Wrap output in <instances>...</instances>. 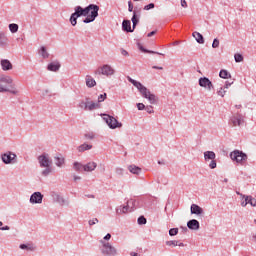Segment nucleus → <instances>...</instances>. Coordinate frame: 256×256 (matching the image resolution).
Segmentation results:
<instances>
[{
  "mask_svg": "<svg viewBox=\"0 0 256 256\" xmlns=\"http://www.w3.org/2000/svg\"><path fill=\"white\" fill-rule=\"evenodd\" d=\"M79 17H86V19L83 20V23H93V21L99 17V5L89 4L86 7L75 6L74 12L69 19L72 27L77 25V19H79Z\"/></svg>",
  "mask_w": 256,
  "mask_h": 256,
  "instance_id": "f257e3e1",
  "label": "nucleus"
},
{
  "mask_svg": "<svg viewBox=\"0 0 256 256\" xmlns=\"http://www.w3.org/2000/svg\"><path fill=\"white\" fill-rule=\"evenodd\" d=\"M38 163L42 169L41 172L42 177H49V174L53 171L51 165H53V160L49 157V154L43 153L42 155L38 156Z\"/></svg>",
  "mask_w": 256,
  "mask_h": 256,
  "instance_id": "f03ea898",
  "label": "nucleus"
},
{
  "mask_svg": "<svg viewBox=\"0 0 256 256\" xmlns=\"http://www.w3.org/2000/svg\"><path fill=\"white\" fill-rule=\"evenodd\" d=\"M101 247L100 251L104 256H117V248H115L111 243L100 240Z\"/></svg>",
  "mask_w": 256,
  "mask_h": 256,
  "instance_id": "7ed1b4c3",
  "label": "nucleus"
},
{
  "mask_svg": "<svg viewBox=\"0 0 256 256\" xmlns=\"http://www.w3.org/2000/svg\"><path fill=\"white\" fill-rule=\"evenodd\" d=\"M129 83H131L136 89H138L139 93L144 99H147V96L151 93V91L141 84V82L131 78V76L127 77Z\"/></svg>",
  "mask_w": 256,
  "mask_h": 256,
  "instance_id": "20e7f679",
  "label": "nucleus"
},
{
  "mask_svg": "<svg viewBox=\"0 0 256 256\" xmlns=\"http://www.w3.org/2000/svg\"><path fill=\"white\" fill-rule=\"evenodd\" d=\"M0 158L4 165H15L17 164V154L12 151H6L0 154Z\"/></svg>",
  "mask_w": 256,
  "mask_h": 256,
  "instance_id": "39448f33",
  "label": "nucleus"
},
{
  "mask_svg": "<svg viewBox=\"0 0 256 256\" xmlns=\"http://www.w3.org/2000/svg\"><path fill=\"white\" fill-rule=\"evenodd\" d=\"M230 159H232V161H236V163H239L240 165H243V163L247 161L248 157L243 151L234 150L230 153Z\"/></svg>",
  "mask_w": 256,
  "mask_h": 256,
  "instance_id": "423d86ee",
  "label": "nucleus"
},
{
  "mask_svg": "<svg viewBox=\"0 0 256 256\" xmlns=\"http://www.w3.org/2000/svg\"><path fill=\"white\" fill-rule=\"evenodd\" d=\"M103 120L105 121V123L108 124V127L110 129H119V128L123 127V124L121 122H118L115 117H113L109 114H104Z\"/></svg>",
  "mask_w": 256,
  "mask_h": 256,
  "instance_id": "0eeeda50",
  "label": "nucleus"
},
{
  "mask_svg": "<svg viewBox=\"0 0 256 256\" xmlns=\"http://www.w3.org/2000/svg\"><path fill=\"white\" fill-rule=\"evenodd\" d=\"M95 75H105L106 77H111L115 75V69L109 64H104L98 70L95 71Z\"/></svg>",
  "mask_w": 256,
  "mask_h": 256,
  "instance_id": "6e6552de",
  "label": "nucleus"
},
{
  "mask_svg": "<svg viewBox=\"0 0 256 256\" xmlns=\"http://www.w3.org/2000/svg\"><path fill=\"white\" fill-rule=\"evenodd\" d=\"M50 197H52L54 203H59L61 207H69V200L65 199L61 194L57 192H50Z\"/></svg>",
  "mask_w": 256,
  "mask_h": 256,
  "instance_id": "1a4fd4ad",
  "label": "nucleus"
},
{
  "mask_svg": "<svg viewBox=\"0 0 256 256\" xmlns=\"http://www.w3.org/2000/svg\"><path fill=\"white\" fill-rule=\"evenodd\" d=\"M198 85L206 89L207 91H213L215 86H213V82L208 77H200L198 80Z\"/></svg>",
  "mask_w": 256,
  "mask_h": 256,
  "instance_id": "9d476101",
  "label": "nucleus"
},
{
  "mask_svg": "<svg viewBox=\"0 0 256 256\" xmlns=\"http://www.w3.org/2000/svg\"><path fill=\"white\" fill-rule=\"evenodd\" d=\"M230 123H232L233 127H241L245 120L243 118V114L236 113L230 118Z\"/></svg>",
  "mask_w": 256,
  "mask_h": 256,
  "instance_id": "9b49d317",
  "label": "nucleus"
},
{
  "mask_svg": "<svg viewBox=\"0 0 256 256\" xmlns=\"http://www.w3.org/2000/svg\"><path fill=\"white\" fill-rule=\"evenodd\" d=\"M140 19H141V8L135 7L134 11H133L132 18H131L133 29H135V27H137V25H139Z\"/></svg>",
  "mask_w": 256,
  "mask_h": 256,
  "instance_id": "f8f14e48",
  "label": "nucleus"
},
{
  "mask_svg": "<svg viewBox=\"0 0 256 256\" xmlns=\"http://www.w3.org/2000/svg\"><path fill=\"white\" fill-rule=\"evenodd\" d=\"M30 203L32 205H37V204H41L43 203V195L41 192H34L31 196H30Z\"/></svg>",
  "mask_w": 256,
  "mask_h": 256,
  "instance_id": "ddd939ff",
  "label": "nucleus"
},
{
  "mask_svg": "<svg viewBox=\"0 0 256 256\" xmlns=\"http://www.w3.org/2000/svg\"><path fill=\"white\" fill-rule=\"evenodd\" d=\"M0 47L1 49H7L9 47V37H7V33L0 31Z\"/></svg>",
  "mask_w": 256,
  "mask_h": 256,
  "instance_id": "4468645a",
  "label": "nucleus"
},
{
  "mask_svg": "<svg viewBox=\"0 0 256 256\" xmlns=\"http://www.w3.org/2000/svg\"><path fill=\"white\" fill-rule=\"evenodd\" d=\"M10 88L5 87L3 84H0V93H11V95H18L19 90L15 88V85H11Z\"/></svg>",
  "mask_w": 256,
  "mask_h": 256,
  "instance_id": "2eb2a0df",
  "label": "nucleus"
},
{
  "mask_svg": "<svg viewBox=\"0 0 256 256\" xmlns=\"http://www.w3.org/2000/svg\"><path fill=\"white\" fill-rule=\"evenodd\" d=\"M187 227L188 229H190L191 231H199L201 225L199 224V222L197 221V219H192L189 220L187 222Z\"/></svg>",
  "mask_w": 256,
  "mask_h": 256,
  "instance_id": "dca6fc26",
  "label": "nucleus"
},
{
  "mask_svg": "<svg viewBox=\"0 0 256 256\" xmlns=\"http://www.w3.org/2000/svg\"><path fill=\"white\" fill-rule=\"evenodd\" d=\"M87 111H95V109H101V104L91 101V98L87 97Z\"/></svg>",
  "mask_w": 256,
  "mask_h": 256,
  "instance_id": "f3484780",
  "label": "nucleus"
},
{
  "mask_svg": "<svg viewBox=\"0 0 256 256\" xmlns=\"http://www.w3.org/2000/svg\"><path fill=\"white\" fill-rule=\"evenodd\" d=\"M0 65L3 71H11L13 69V64L7 59H2Z\"/></svg>",
  "mask_w": 256,
  "mask_h": 256,
  "instance_id": "a211bd4d",
  "label": "nucleus"
},
{
  "mask_svg": "<svg viewBox=\"0 0 256 256\" xmlns=\"http://www.w3.org/2000/svg\"><path fill=\"white\" fill-rule=\"evenodd\" d=\"M190 211L192 215H203V208H201L197 204H192L190 207Z\"/></svg>",
  "mask_w": 256,
  "mask_h": 256,
  "instance_id": "6ab92c4d",
  "label": "nucleus"
},
{
  "mask_svg": "<svg viewBox=\"0 0 256 256\" xmlns=\"http://www.w3.org/2000/svg\"><path fill=\"white\" fill-rule=\"evenodd\" d=\"M122 29L126 31V33H133V31H135V29H131V20H123Z\"/></svg>",
  "mask_w": 256,
  "mask_h": 256,
  "instance_id": "aec40b11",
  "label": "nucleus"
},
{
  "mask_svg": "<svg viewBox=\"0 0 256 256\" xmlns=\"http://www.w3.org/2000/svg\"><path fill=\"white\" fill-rule=\"evenodd\" d=\"M97 169V164L95 162H88L87 164L84 165V171L87 173H91Z\"/></svg>",
  "mask_w": 256,
  "mask_h": 256,
  "instance_id": "412c9836",
  "label": "nucleus"
},
{
  "mask_svg": "<svg viewBox=\"0 0 256 256\" xmlns=\"http://www.w3.org/2000/svg\"><path fill=\"white\" fill-rule=\"evenodd\" d=\"M0 83H6V85H13V78L7 75H0Z\"/></svg>",
  "mask_w": 256,
  "mask_h": 256,
  "instance_id": "4be33fe9",
  "label": "nucleus"
},
{
  "mask_svg": "<svg viewBox=\"0 0 256 256\" xmlns=\"http://www.w3.org/2000/svg\"><path fill=\"white\" fill-rule=\"evenodd\" d=\"M215 157H217V155L213 151L204 152V160L205 161H213V160H215Z\"/></svg>",
  "mask_w": 256,
  "mask_h": 256,
  "instance_id": "5701e85b",
  "label": "nucleus"
},
{
  "mask_svg": "<svg viewBox=\"0 0 256 256\" xmlns=\"http://www.w3.org/2000/svg\"><path fill=\"white\" fill-rule=\"evenodd\" d=\"M56 167H63L65 165V157L62 155L54 157Z\"/></svg>",
  "mask_w": 256,
  "mask_h": 256,
  "instance_id": "b1692460",
  "label": "nucleus"
},
{
  "mask_svg": "<svg viewBox=\"0 0 256 256\" xmlns=\"http://www.w3.org/2000/svg\"><path fill=\"white\" fill-rule=\"evenodd\" d=\"M192 36L200 45H203V43H205V38H203V34L199 32H193Z\"/></svg>",
  "mask_w": 256,
  "mask_h": 256,
  "instance_id": "393cba45",
  "label": "nucleus"
},
{
  "mask_svg": "<svg viewBox=\"0 0 256 256\" xmlns=\"http://www.w3.org/2000/svg\"><path fill=\"white\" fill-rule=\"evenodd\" d=\"M146 99L151 105H157V101H159V98L151 92L147 95Z\"/></svg>",
  "mask_w": 256,
  "mask_h": 256,
  "instance_id": "a878e982",
  "label": "nucleus"
},
{
  "mask_svg": "<svg viewBox=\"0 0 256 256\" xmlns=\"http://www.w3.org/2000/svg\"><path fill=\"white\" fill-rule=\"evenodd\" d=\"M38 54L41 55L42 59H49V52L47 51V47L41 46L38 50Z\"/></svg>",
  "mask_w": 256,
  "mask_h": 256,
  "instance_id": "bb28decb",
  "label": "nucleus"
},
{
  "mask_svg": "<svg viewBox=\"0 0 256 256\" xmlns=\"http://www.w3.org/2000/svg\"><path fill=\"white\" fill-rule=\"evenodd\" d=\"M90 149H93V145L84 143L78 147V152L84 153V151H90Z\"/></svg>",
  "mask_w": 256,
  "mask_h": 256,
  "instance_id": "cd10ccee",
  "label": "nucleus"
},
{
  "mask_svg": "<svg viewBox=\"0 0 256 256\" xmlns=\"http://www.w3.org/2000/svg\"><path fill=\"white\" fill-rule=\"evenodd\" d=\"M95 85H97V82L95 81V79H93V77L87 75L86 76V86L89 87V89H91L92 87H95Z\"/></svg>",
  "mask_w": 256,
  "mask_h": 256,
  "instance_id": "c85d7f7f",
  "label": "nucleus"
},
{
  "mask_svg": "<svg viewBox=\"0 0 256 256\" xmlns=\"http://www.w3.org/2000/svg\"><path fill=\"white\" fill-rule=\"evenodd\" d=\"M60 68H61V65L59 63H55V62H51L47 66L48 71H54V72L59 71Z\"/></svg>",
  "mask_w": 256,
  "mask_h": 256,
  "instance_id": "c756f323",
  "label": "nucleus"
},
{
  "mask_svg": "<svg viewBox=\"0 0 256 256\" xmlns=\"http://www.w3.org/2000/svg\"><path fill=\"white\" fill-rule=\"evenodd\" d=\"M128 170L130 171V173H132L133 175H139V173H141V168L135 165H130L128 166Z\"/></svg>",
  "mask_w": 256,
  "mask_h": 256,
  "instance_id": "7c9ffc66",
  "label": "nucleus"
},
{
  "mask_svg": "<svg viewBox=\"0 0 256 256\" xmlns=\"http://www.w3.org/2000/svg\"><path fill=\"white\" fill-rule=\"evenodd\" d=\"M127 205L129 207L130 211H135V209H137V200L130 199L127 201Z\"/></svg>",
  "mask_w": 256,
  "mask_h": 256,
  "instance_id": "2f4dec72",
  "label": "nucleus"
},
{
  "mask_svg": "<svg viewBox=\"0 0 256 256\" xmlns=\"http://www.w3.org/2000/svg\"><path fill=\"white\" fill-rule=\"evenodd\" d=\"M73 169L74 171L81 172L84 171V165L81 162H74L73 163Z\"/></svg>",
  "mask_w": 256,
  "mask_h": 256,
  "instance_id": "473e14b6",
  "label": "nucleus"
},
{
  "mask_svg": "<svg viewBox=\"0 0 256 256\" xmlns=\"http://www.w3.org/2000/svg\"><path fill=\"white\" fill-rule=\"evenodd\" d=\"M19 248L26 251H35V246L31 244H20Z\"/></svg>",
  "mask_w": 256,
  "mask_h": 256,
  "instance_id": "72a5a7b5",
  "label": "nucleus"
},
{
  "mask_svg": "<svg viewBox=\"0 0 256 256\" xmlns=\"http://www.w3.org/2000/svg\"><path fill=\"white\" fill-rule=\"evenodd\" d=\"M219 77H221V79H230L231 74L227 70H220Z\"/></svg>",
  "mask_w": 256,
  "mask_h": 256,
  "instance_id": "f704fd0d",
  "label": "nucleus"
},
{
  "mask_svg": "<svg viewBox=\"0 0 256 256\" xmlns=\"http://www.w3.org/2000/svg\"><path fill=\"white\" fill-rule=\"evenodd\" d=\"M237 195H240V197H242L243 199H245L243 202H241V205L243 206V207H247V205H249V196H245V195H243V194H241V193H239V192H237Z\"/></svg>",
  "mask_w": 256,
  "mask_h": 256,
  "instance_id": "c9c22d12",
  "label": "nucleus"
},
{
  "mask_svg": "<svg viewBox=\"0 0 256 256\" xmlns=\"http://www.w3.org/2000/svg\"><path fill=\"white\" fill-rule=\"evenodd\" d=\"M78 107L83 111H87V97L85 98V100L79 102Z\"/></svg>",
  "mask_w": 256,
  "mask_h": 256,
  "instance_id": "e433bc0d",
  "label": "nucleus"
},
{
  "mask_svg": "<svg viewBox=\"0 0 256 256\" xmlns=\"http://www.w3.org/2000/svg\"><path fill=\"white\" fill-rule=\"evenodd\" d=\"M8 27L12 33H17V31H19V25H17L16 23L9 24Z\"/></svg>",
  "mask_w": 256,
  "mask_h": 256,
  "instance_id": "4c0bfd02",
  "label": "nucleus"
},
{
  "mask_svg": "<svg viewBox=\"0 0 256 256\" xmlns=\"http://www.w3.org/2000/svg\"><path fill=\"white\" fill-rule=\"evenodd\" d=\"M248 205H251V207H256V199L253 198V196H248Z\"/></svg>",
  "mask_w": 256,
  "mask_h": 256,
  "instance_id": "58836bf2",
  "label": "nucleus"
},
{
  "mask_svg": "<svg viewBox=\"0 0 256 256\" xmlns=\"http://www.w3.org/2000/svg\"><path fill=\"white\" fill-rule=\"evenodd\" d=\"M137 221L138 225H147V218L145 216H140Z\"/></svg>",
  "mask_w": 256,
  "mask_h": 256,
  "instance_id": "ea45409f",
  "label": "nucleus"
},
{
  "mask_svg": "<svg viewBox=\"0 0 256 256\" xmlns=\"http://www.w3.org/2000/svg\"><path fill=\"white\" fill-rule=\"evenodd\" d=\"M234 59L236 63H241L243 61V55L240 53H237L234 55Z\"/></svg>",
  "mask_w": 256,
  "mask_h": 256,
  "instance_id": "a19ab883",
  "label": "nucleus"
},
{
  "mask_svg": "<svg viewBox=\"0 0 256 256\" xmlns=\"http://www.w3.org/2000/svg\"><path fill=\"white\" fill-rule=\"evenodd\" d=\"M178 233H179V228H171L169 230L170 237H175V235H177Z\"/></svg>",
  "mask_w": 256,
  "mask_h": 256,
  "instance_id": "79ce46f5",
  "label": "nucleus"
},
{
  "mask_svg": "<svg viewBox=\"0 0 256 256\" xmlns=\"http://www.w3.org/2000/svg\"><path fill=\"white\" fill-rule=\"evenodd\" d=\"M105 99H107V93L100 94L98 96V102H96V103H103V101H105Z\"/></svg>",
  "mask_w": 256,
  "mask_h": 256,
  "instance_id": "37998d69",
  "label": "nucleus"
},
{
  "mask_svg": "<svg viewBox=\"0 0 256 256\" xmlns=\"http://www.w3.org/2000/svg\"><path fill=\"white\" fill-rule=\"evenodd\" d=\"M168 247H177V240L166 241Z\"/></svg>",
  "mask_w": 256,
  "mask_h": 256,
  "instance_id": "c03bdc74",
  "label": "nucleus"
},
{
  "mask_svg": "<svg viewBox=\"0 0 256 256\" xmlns=\"http://www.w3.org/2000/svg\"><path fill=\"white\" fill-rule=\"evenodd\" d=\"M97 223H99V219H97V218H93V219L88 221V225L90 227H93V225H97Z\"/></svg>",
  "mask_w": 256,
  "mask_h": 256,
  "instance_id": "a18cd8bd",
  "label": "nucleus"
},
{
  "mask_svg": "<svg viewBox=\"0 0 256 256\" xmlns=\"http://www.w3.org/2000/svg\"><path fill=\"white\" fill-rule=\"evenodd\" d=\"M225 93H227V90H225L223 87H221V88L217 91V95H219L220 97H225Z\"/></svg>",
  "mask_w": 256,
  "mask_h": 256,
  "instance_id": "49530a36",
  "label": "nucleus"
},
{
  "mask_svg": "<svg viewBox=\"0 0 256 256\" xmlns=\"http://www.w3.org/2000/svg\"><path fill=\"white\" fill-rule=\"evenodd\" d=\"M125 170L123 168H116V175L123 177Z\"/></svg>",
  "mask_w": 256,
  "mask_h": 256,
  "instance_id": "de8ad7c7",
  "label": "nucleus"
},
{
  "mask_svg": "<svg viewBox=\"0 0 256 256\" xmlns=\"http://www.w3.org/2000/svg\"><path fill=\"white\" fill-rule=\"evenodd\" d=\"M150 9H155V4L154 3H150L146 6H144V11H150Z\"/></svg>",
  "mask_w": 256,
  "mask_h": 256,
  "instance_id": "09e8293b",
  "label": "nucleus"
},
{
  "mask_svg": "<svg viewBox=\"0 0 256 256\" xmlns=\"http://www.w3.org/2000/svg\"><path fill=\"white\" fill-rule=\"evenodd\" d=\"M145 111H147L149 113V115H151L152 113H154L155 111L153 110V106L149 105V106H145Z\"/></svg>",
  "mask_w": 256,
  "mask_h": 256,
  "instance_id": "8fccbe9b",
  "label": "nucleus"
},
{
  "mask_svg": "<svg viewBox=\"0 0 256 256\" xmlns=\"http://www.w3.org/2000/svg\"><path fill=\"white\" fill-rule=\"evenodd\" d=\"M128 11H129V13H133L135 11L133 2H131V1H128Z\"/></svg>",
  "mask_w": 256,
  "mask_h": 256,
  "instance_id": "3c124183",
  "label": "nucleus"
},
{
  "mask_svg": "<svg viewBox=\"0 0 256 256\" xmlns=\"http://www.w3.org/2000/svg\"><path fill=\"white\" fill-rule=\"evenodd\" d=\"M219 47V39L215 38L212 43V48L217 49Z\"/></svg>",
  "mask_w": 256,
  "mask_h": 256,
  "instance_id": "603ef678",
  "label": "nucleus"
},
{
  "mask_svg": "<svg viewBox=\"0 0 256 256\" xmlns=\"http://www.w3.org/2000/svg\"><path fill=\"white\" fill-rule=\"evenodd\" d=\"M209 167L210 169H215L217 167V161L211 160Z\"/></svg>",
  "mask_w": 256,
  "mask_h": 256,
  "instance_id": "864d4df0",
  "label": "nucleus"
},
{
  "mask_svg": "<svg viewBox=\"0 0 256 256\" xmlns=\"http://www.w3.org/2000/svg\"><path fill=\"white\" fill-rule=\"evenodd\" d=\"M48 95V97H51V91L49 90H43L42 91V97H46Z\"/></svg>",
  "mask_w": 256,
  "mask_h": 256,
  "instance_id": "5fc2aeb1",
  "label": "nucleus"
},
{
  "mask_svg": "<svg viewBox=\"0 0 256 256\" xmlns=\"http://www.w3.org/2000/svg\"><path fill=\"white\" fill-rule=\"evenodd\" d=\"M122 211L123 213H129V211H131V208H129L128 204H126L125 206H122Z\"/></svg>",
  "mask_w": 256,
  "mask_h": 256,
  "instance_id": "6e6d98bb",
  "label": "nucleus"
},
{
  "mask_svg": "<svg viewBox=\"0 0 256 256\" xmlns=\"http://www.w3.org/2000/svg\"><path fill=\"white\" fill-rule=\"evenodd\" d=\"M137 109H138V111H143V110H145V104H143V103H138V104H137Z\"/></svg>",
  "mask_w": 256,
  "mask_h": 256,
  "instance_id": "4d7b16f0",
  "label": "nucleus"
},
{
  "mask_svg": "<svg viewBox=\"0 0 256 256\" xmlns=\"http://www.w3.org/2000/svg\"><path fill=\"white\" fill-rule=\"evenodd\" d=\"M138 49L142 51V53H149V50L145 49L141 44H138Z\"/></svg>",
  "mask_w": 256,
  "mask_h": 256,
  "instance_id": "13d9d810",
  "label": "nucleus"
},
{
  "mask_svg": "<svg viewBox=\"0 0 256 256\" xmlns=\"http://www.w3.org/2000/svg\"><path fill=\"white\" fill-rule=\"evenodd\" d=\"M116 213H117V215H122V213H123V206H119L118 208H116Z\"/></svg>",
  "mask_w": 256,
  "mask_h": 256,
  "instance_id": "bf43d9fd",
  "label": "nucleus"
},
{
  "mask_svg": "<svg viewBox=\"0 0 256 256\" xmlns=\"http://www.w3.org/2000/svg\"><path fill=\"white\" fill-rule=\"evenodd\" d=\"M120 51H121V55H123V57H129V52H127V50L122 48Z\"/></svg>",
  "mask_w": 256,
  "mask_h": 256,
  "instance_id": "052dcab7",
  "label": "nucleus"
},
{
  "mask_svg": "<svg viewBox=\"0 0 256 256\" xmlns=\"http://www.w3.org/2000/svg\"><path fill=\"white\" fill-rule=\"evenodd\" d=\"M231 85H233V82H229V81H226L225 85H224V89H228L231 87Z\"/></svg>",
  "mask_w": 256,
  "mask_h": 256,
  "instance_id": "680f3d73",
  "label": "nucleus"
},
{
  "mask_svg": "<svg viewBox=\"0 0 256 256\" xmlns=\"http://www.w3.org/2000/svg\"><path fill=\"white\" fill-rule=\"evenodd\" d=\"M250 240L253 241V243H256V233L251 234Z\"/></svg>",
  "mask_w": 256,
  "mask_h": 256,
  "instance_id": "e2e57ef3",
  "label": "nucleus"
},
{
  "mask_svg": "<svg viewBox=\"0 0 256 256\" xmlns=\"http://www.w3.org/2000/svg\"><path fill=\"white\" fill-rule=\"evenodd\" d=\"M181 7H184V9H187V1L181 0Z\"/></svg>",
  "mask_w": 256,
  "mask_h": 256,
  "instance_id": "0e129e2a",
  "label": "nucleus"
},
{
  "mask_svg": "<svg viewBox=\"0 0 256 256\" xmlns=\"http://www.w3.org/2000/svg\"><path fill=\"white\" fill-rule=\"evenodd\" d=\"M111 239V234L108 233L107 235L104 236V241H109Z\"/></svg>",
  "mask_w": 256,
  "mask_h": 256,
  "instance_id": "69168bd1",
  "label": "nucleus"
},
{
  "mask_svg": "<svg viewBox=\"0 0 256 256\" xmlns=\"http://www.w3.org/2000/svg\"><path fill=\"white\" fill-rule=\"evenodd\" d=\"M156 33H157V30H154V31L148 33L147 37H153V35H156Z\"/></svg>",
  "mask_w": 256,
  "mask_h": 256,
  "instance_id": "338daca9",
  "label": "nucleus"
},
{
  "mask_svg": "<svg viewBox=\"0 0 256 256\" xmlns=\"http://www.w3.org/2000/svg\"><path fill=\"white\" fill-rule=\"evenodd\" d=\"M86 139H94V135L93 134H86L85 135Z\"/></svg>",
  "mask_w": 256,
  "mask_h": 256,
  "instance_id": "774afa93",
  "label": "nucleus"
}]
</instances>
